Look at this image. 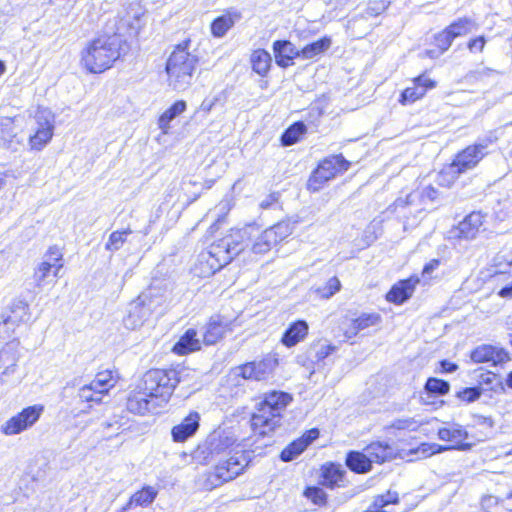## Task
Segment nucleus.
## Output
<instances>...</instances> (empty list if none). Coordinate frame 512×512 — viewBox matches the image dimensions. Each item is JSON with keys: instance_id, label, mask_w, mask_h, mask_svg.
<instances>
[{"instance_id": "obj_54", "label": "nucleus", "mask_w": 512, "mask_h": 512, "mask_svg": "<svg viewBox=\"0 0 512 512\" xmlns=\"http://www.w3.org/2000/svg\"><path fill=\"white\" fill-rule=\"evenodd\" d=\"M418 195L419 198L435 201L439 198V191L432 186H426L420 193H418Z\"/></svg>"}, {"instance_id": "obj_10", "label": "nucleus", "mask_w": 512, "mask_h": 512, "mask_svg": "<svg viewBox=\"0 0 512 512\" xmlns=\"http://www.w3.org/2000/svg\"><path fill=\"white\" fill-rule=\"evenodd\" d=\"M63 268V254L57 246L50 247L35 266L33 281L36 287L51 283Z\"/></svg>"}, {"instance_id": "obj_44", "label": "nucleus", "mask_w": 512, "mask_h": 512, "mask_svg": "<svg viewBox=\"0 0 512 512\" xmlns=\"http://www.w3.org/2000/svg\"><path fill=\"white\" fill-rule=\"evenodd\" d=\"M130 230L114 231L110 234L105 245V249L111 252L118 251L126 241V236L130 234Z\"/></svg>"}, {"instance_id": "obj_62", "label": "nucleus", "mask_w": 512, "mask_h": 512, "mask_svg": "<svg viewBox=\"0 0 512 512\" xmlns=\"http://www.w3.org/2000/svg\"><path fill=\"white\" fill-rule=\"evenodd\" d=\"M498 503V499L494 496H485L482 498L481 505L484 509H489L493 505H496Z\"/></svg>"}, {"instance_id": "obj_50", "label": "nucleus", "mask_w": 512, "mask_h": 512, "mask_svg": "<svg viewBox=\"0 0 512 512\" xmlns=\"http://www.w3.org/2000/svg\"><path fill=\"white\" fill-rule=\"evenodd\" d=\"M315 359L317 362L323 361L326 357L337 350V347L332 344L318 343L314 346Z\"/></svg>"}, {"instance_id": "obj_4", "label": "nucleus", "mask_w": 512, "mask_h": 512, "mask_svg": "<svg viewBox=\"0 0 512 512\" xmlns=\"http://www.w3.org/2000/svg\"><path fill=\"white\" fill-rule=\"evenodd\" d=\"M190 39L176 45L166 62L168 85L176 91H185L193 83L199 58L189 51Z\"/></svg>"}, {"instance_id": "obj_2", "label": "nucleus", "mask_w": 512, "mask_h": 512, "mask_svg": "<svg viewBox=\"0 0 512 512\" xmlns=\"http://www.w3.org/2000/svg\"><path fill=\"white\" fill-rule=\"evenodd\" d=\"M249 240L248 228H244L231 230L229 234L213 242L206 251L201 252L198 256L200 273L203 276L215 274L242 252Z\"/></svg>"}, {"instance_id": "obj_21", "label": "nucleus", "mask_w": 512, "mask_h": 512, "mask_svg": "<svg viewBox=\"0 0 512 512\" xmlns=\"http://www.w3.org/2000/svg\"><path fill=\"white\" fill-rule=\"evenodd\" d=\"M418 283L419 278L415 276L400 280L394 284L390 291L387 293V301L398 305L403 304L412 296Z\"/></svg>"}, {"instance_id": "obj_53", "label": "nucleus", "mask_w": 512, "mask_h": 512, "mask_svg": "<svg viewBox=\"0 0 512 512\" xmlns=\"http://www.w3.org/2000/svg\"><path fill=\"white\" fill-rule=\"evenodd\" d=\"M386 9V5L384 1H374L369 4L366 9V14L368 16H377L381 14Z\"/></svg>"}, {"instance_id": "obj_61", "label": "nucleus", "mask_w": 512, "mask_h": 512, "mask_svg": "<svg viewBox=\"0 0 512 512\" xmlns=\"http://www.w3.org/2000/svg\"><path fill=\"white\" fill-rule=\"evenodd\" d=\"M440 264L438 259H433L423 268V275H430Z\"/></svg>"}, {"instance_id": "obj_27", "label": "nucleus", "mask_w": 512, "mask_h": 512, "mask_svg": "<svg viewBox=\"0 0 512 512\" xmlns=\"http://www.w3.org/2000/svg\"><path fill=\"white\" fill-rule=\"evenodd\" d=\"M308 329L306 321L298 320L289 325L282 336L281 342L286 347H293L307 336Z\"/></svg>"}, {"instance_id": "obj_5", "label": "nucleus", "mask_w": 512, "mask_h": 512, "mask_svg": "<svg viewBox=\"0 0 512 512\" xmlns=\"http://www.w3.org/2000/svg\"><path fill=\"white\" fill-rule=\"evenodd\" d=\"M291 401L292 396L286 392L272 391L266 394L251 418L254 434L265 437L273 432L280 424L281 412Z\"/></svg>"}, {"instance_id": "obj_34", "label": "nucleus", "mask_w": 512, "mask_h": 512, "mask_svg": "<svg viewBox=\"0 0 512 512\" xmlns=\"http://www.w3.org/2000/svg\"><path fill=\"white\" fill-rule=\"evenodd\" d=\"M20 342L16 339L7 342L0 350V368L5 365H16L20 354H19Z\"/></svg>"}, {"instance_id": "obj_3", "label": "nucleus", "mask_w": 512, "mask_h": 512, "mask_svg": "<svg viewBox=\"0 0 512 512\" xmlns=\"http://www.w3.org/2000/svg\"><path fill=\"white\" fill-rule=\"evenodd\" d=\"M123 43L118 34L101 35L86 45L81 52V63L90 73H102L120 57Z\"/></svg>"}, {"instance_id": "obj_32", "label": "nucleus", "mask_w": 512, "mask_h": 512, "mask_svg": "<svg viewBox=\"0 0 512 512\" xmlns=\"http://www.w3.org/2000/svg\"><path fill=\"white\" fill-rule=\"evenodd\" d=\"M186 110V102L183 100L176 101L170 108H168L158 120V126L167 134L170 128V122L178 115Z\"/></svg>"}, {"instance_id": "obj_28", "label": "nucleus", "mask_w": 512, "mask_h": 512, "mask_svg": "<svg viewBox=\"0 0 512 512\" xmlns=\"http://www.w3.org/2000/svg\"><path fill=\"white\" fill-rule=\"evenodd\" d=\"M201 348L195 329H188L174 345L173 351L179 355H185Z\"/></svg>"}, {"instance_id": "obj_46", "label": "nucleus", "mask_w": 512, "mask_h": 512, "mask_svg": "<svg viewBox=\"0 0 512 512\" xmlns=\"http://www.w3.org/2000/svg\"><path fill=\"white\" fill-rule=\"evenodd\" d=\"M274 53H279L288 58L294 59L296 56H301V51H298L296 47L289 41L278 40L273 44Z\"/></svg>"}, {"instance_id": "obj_40", "label": "nucleus", "mask_w": 512, "mask_h": 512, "mask_svg": "<svg viewBox=\"0 0 512 512\" xmlns=\"http://www.w3.org/2000/svg\"><path fill=\"white\" fill-rule=\"evenodd\" d=\"M475 28V22L467 17L459 18L452 24H450L446 29L451 33V35L456 38L459 36L466 35L471 32Z\"/></svg>"}, {"instance_id": "obj_24", "label": "nucleus", "mask_w": 512, "mask_h": 512, "mask_svg": "<svg viewBox=\"0 0 512 512\" xmlns=\"http://www.w3.org/2000/svg\"><path fill=\"white\" fill-rule=\"evenodd\" d=\"M364 451L371 458V462L384 463L392 460L395 455V449L387 442H372Z\"/></svg>"}, {"instance_id": "obj_42", "label": "nucleus", "mask_w": 512, "mask_h": 512, "mask_svg": "<svg viewBox=\"0 0 512 512\" xmlns=\"http://www.w3.org/2000/svg\"><path fill=\"white\" fill-rule=\"evenodd\" d=\"M293 228L294 226L290 221H280L266 230L273 234V238H275V243L277 244L287 238L292 233Z\"/></svg>"}, {"instance_id": "obj_33", "label": "nucleus", "mask_w": 512, "mask_h": 512, "mask_svg": "<svg viewBox=\"0 0 512 512\" xmlns=\"http://www.w3.org/2000/svg\"><path fill=\"white\" fill-rule=\"evenodd\" d=\"M322 478V484L324 486L330 488L340 486V483L343 482L344 471L341 469L340 465L331 463L323 467Z\"/></svg>"}, {"instance_id": "obj_58", "label": "nucleus", "mask_w": 512, "mask_h": 512, "mask_svg": "<svg viewBox=\"0 0 512 512\" xmlns=\"http://www.w3.org/2000/svg\"><path fill=\"white\" fill-rule=\"evenodd\" d=\"M441 372L443 373H453L458 369V365L452 363L448 360L440 361Z\"/></svg>"}, {"instance_id": "obj_22", "label": "nucleus", "mask_w": 512, "mask_h": 512, "mask_svg": "<svg viewBox=\"0 0 512 512\" xmlns=\"http://www.w3.org/2000/svg\"><path fill=\"white\" fill-rule=\"evenodd\" d=\"M200 415L196 411L190 412L183 421L171 430L175 442H184L192 437L199 428Z\"/></svg>"}, {"instance_id": "obj_56", "label": "nucleus", "mask_w": 512, "mask_h": 512, "mask_svg": "<svg viewBox=\"0 0 512 512\" xmlns=\"http://www.w3.org/2000/svg\"><path fill=\"white\" fill-rule=\"evenodd\" d=\"M416 425V421L412 418L397 419L393 422L392 427L398 430L409 429Z\"/></svg>"}, {"instance_id": "obj_41", "label": "nucleus", "mask_w": 512, "mask_h": 512, "mask_svg": "<svg viewBox=\"0 0 512 512\" xmlns=\"http://www.w3.org/2000/svg\"><path fill=\"white\" fill-rule=\"evenodd\" d=\"M450 385L447 381L438 378H428L425 384L427 393L435 396H443L449 392Z\"/></svg>"}, {"instance_id": "obj_43", "label": "nucleus", "mask_w": 512, "mask_h": 512, "mask_svg": "<svg viewBox=\"0 0 512 512\" xmlns=\"http://www.w3.org/2000/svg\"><path fill=\"white\" fill-rule=\"evenodd\" d=\"M91 384L101 394L108 392V390L114 386L112 373L110 371L98 373L96 375V378L91 382Z\"/></svg>"}, {"instance_id": "obj_1", "label": "nucleus", "mask_w": 512, "mask_h": 512, "mask_svg": "<svg viewBox=\"0 0 512 512\" xmlns=\"http://www.w3.org/2000/svg\"><path fill=\"white\" fill-rule=\"evenodd\" d=\"M177 371L151 369L147 371L138 390L132 391L126 402L128 411L134 414L157 413L158 409L168 403L174 389L179 383Z\"/></svg>"}, {"instance_id": "obj_60", "label": "nucleus", "mask_w": 512, "mask_h": 512, "mask_svg": "<svg viewBox=\"0 0 512 512\" xmlns=\"http://www.w3.org/2000/svg\"><path fill=\"white\" fill-rule=\"evenodd\" d=\"M278 200V197L276 194H270L268 195L264 200L261 201L260 207L262 209H268L270 208L274 203H276Z\"/></svg>"}, {"instance_id": "obj_48", "label": "nucleus", "mask_w": 512, "mask_h": 512, "mask_svg": "<svg viewBox=\"0 0 512 512\" xmlns=\"http://www.w3.org/2000/svg\"><path fill=\"white\" fill-rule=\"evenodd\" d=\"M78 396L83 402H100L102 394L90 383L80 388Z\"/></svg>"}, {"instance_id": "obj_23", "label": "nucleus", "mask_w": 512, "mask_h": 512, "mask_svg": "<svg viewBox=\"0 0 512 512\" xmlns=\"http://www.w3.org/2000/svg\"><path fill=\"white\" fill-rule=\"evenodd\" d=\"M381 322V316L378 313H362L358 318L353 319L344 335L347 339L356 336L360 331L369 327L376 326Z\"/></svg>"}, {"instance_id": "obj_7", "label": "nucleus", "mask_w": 512, "mask_h": 512, "mask_svg": "<svg viewBox=\"0 0 512 512\" xmlns=\"http://www.w3.org/2000/svg\"><path fill=\"white\" fill-rule=\"evenodd\" d=\"M216 462L213 471L206 475L204 486L208 490L219 487L242 474L249 464V459L243 451H235Z\"/></svg>"}, {"instance_id": "obj_29", "label": "nucleus", "mask_w": 512, "mask_h": 512, "mask_svg": "<svg viewBox=\"0 0 512 512\" xmlns=\"http://www.w3.org/2000/svg\"><path fill=\"white\" fill-rule=\"evenodd\" d=\"M158 494L157 488L153 486H145L141 490L135 492L128 503L122 508L123 511H127L134 506L145 507L153 503Z\"/></svg>"}, {"instance_id": "obj_49", "label": "nucleus", "mask_w": 512, "mask_h": 512, "mask_svg": "<svg viewBox=\"0 0 512 512\" xmlns=\"http://www.w3.org/2000/svg\"><path fill=\"white\" fill-rule=\"evenodd\" d=\"M304 495L316 505H323L326 503V493L320 487H308Z\"/></svg>"}, {"instance_id": "obj_31", "label": "nucleus", "mask_w": 512, "mask_h": 512, "mask_svg": "<svg viewBox=\"0 0 512 512\" xmlns=\"http://www.w3.org/2000/svg\"><path fill=\"white\" fill-rule=\"evenodd\" d=\"M250 61L254 72L260 76H266L270 70L272 58L266 50L258 49L251 54Z\"/></svg>"}, {"instance_id": "obj_45", "label": "nucleus", "mask_w": 512, "mask_h": 512, "mask_svg": "<svg viewBox=\"0 0 512 512\" xmlns=\"http://www.w3.org/2000/svg\"><path fill=\"white\" fill-rule=\"evenodd\" d=\"M341 288V283L337 277L330 278L323 286L316 289L320 298L328 299L337 293Z\"/></svg>"}, {"instance_id": "obj_8", "label": "nucleus", "mask_w": 512, "mask_h": 512, "mask_svg": "<svg viewBox=\"0 0 512 512\" xmlns=\"http://www.w3.org/2000/svg\"><path fill=\"white\" fill-rule=\"evenodd\" d=\"M350 162L347 161L342 154L332 155L325 158L310 176L307 188L312 192H317L322 185L334 178L338 173L347 171Z\"/></svg>"}, {"instance_id": "obj_19", "label": "nucleus", "mask_w": 512, "mask_h": 512, "mask_svg": "<svg viewBox=\"0 0 512 512\" xmlns=\"http://www.w3.org/2000/svg\"><path fill=\"white\" fill-rule=\"evenodd\" d=\"M319 437V430L316 428L310 429L300 438L291 442L282 452L280 458L284 462H289L299 456L309 444Z\"/></svg>"}, {"instance_id": "obj_17", "label": "nucleus", "mask_w": 512, "mask_h": 512, "mask_svg": "<svg viewBox=\"0 0 512 512\" xmlns=\"http://www.w3.org/2000/svg\"><path fill=\"white\" fill-rule=\"evenodd\" d=\"M145 11L138 4H130L124 16L118 22L117 32L121 36L127 33L129 36H137L145 24Z\"/></svg>"}, {"instance_id": "obj_30", "label": "nucleus", "mask_w": 512, "mask_h": 512, "mask_svg": "<svg viewBox=\"0 0 512 512\" xmlns=\"http://www.w3.org/2000/svg\"><path fill=\"white\" fill-rule=\"evenodd\" d=\"M347 467L356 473H367L372 469L371 458L366 452L350 451L346 456Z\"/></svg>"}, {"instance_id": "obj_26", "label": "nucleus", "mask_w": 512, "mask_h": 512, "mask_svg": "<svg viewBox=\"0 0 512 512\" xmlns=\"http://www.w3.org/2000/svg\"><path fill=\"white\" fill-rule=\"evenodd\" d=\"M239 11L231 9L227 13L217 17L211 24V32L215 37H223L226 32L241 19Z\"/></svg>"}, {"instance_id": "obj_25", "label": "nucleus", "mask_w": 512, "mask_h": 512, "mask_svg": "<svg viewBox=\"0 0 512 512\" xmlns=\"http://www.w3.org/2000/svg\"><path fill=\"white\" fill-rule=\"evenodd\" d=\"M228 324L219 316L211 317L204 328L203 341L206 345L217 343L226 333Z\"/></svg>"}, {"instance_id": "obj_15", "label": "nucleus", "mask_w": 512, "mask_h": 512, "mask_svg": "<svg viewBox=\"0 0 512 512\" xmlns=\"http://www.w3.org/2000/svg\"><path fill=\"white\" fill-rule=\"evenodd\" d=\"M236 439L226 432H214L205 441V450L211 460H218L234 453Z\"/></svg>"}, {"instance_id": "obj_52", "label": "nucleus", "mask_w": 512, "mask_h": 512, "mask_svg": "<svg viewBox=\"0 0 512 512\" xmlns=\"http://www.w3.org/2000/svg\"><path fill=\"white\" fill-rule=\"evenodd\" d=\"M485 44H486V39L484 38V36H479L474 39H471L468 42L467 47L470 52L477 53V52L483 51Z\"/></svg>"}, {"instance_id": "obj_36", "label": "nucleus", "mask_w": 512, "mask_h": 512, "mask_svg": "<svg viewBox=\"0 0 512 512\" xmlns=\"http://www.w3.org/2000/svg\"><path fill=\"white\" fill-rule=\"evenodd\" d=\"M331 46V39L323 37L313 43L307 44L301 50V56L304 59H312L323 52H325Z\"/></svg>"}, {"instance_id": "obj_59", "label": "nucleus", "mask_w": 512, "mask_h": 512, "mask_svg": "<svg viewBox=\"0 0 512 512\" xmlns=\"http://www.w3.org/2000/svg\"><path fill=\"white\" fill-rule=\"evenodd\" d=\"M275 60L277 65L283 68H286L293 63V59L279 53H275Z\"/></svg>"}, {"instance_id": "obj_12", "label": "nucleus", "mask_w": 512, "mask_h": 512, "mask_svg": "<svg viewBox=\"0 0 512 512\" xmlns=\"http://www.w3.org/2000/svg\"><path fill=\"white\" fill-rule=\"evenodd\" d=\"M35 133L29 137V145L33 150H42L54 134V114L47 108H39L35 114Z\"/></svg>"}, {"instance_id": "obj_64", "label": "nucleus", "mask_w": 512, "mask_h": 512, "mask_svg": "<svg viewBox=\"0 0 512 512\" xmlns=\"http://www.w3.org/2000/svg\"><path fill=\"white\" fill-rule=\"evenodd\" d=\"M498 294H499V296H501L503 298H511L512 297V283L510 285L503 287L499 291Z\"/></svg>"}, {"instance_id": "obj_63", "label": "nucleus", "mask_w": 512, "mask_h": 512, "mask_svg": "<svg viewBox=\"0 0 512 512\" xmlns=\"http://www.w3.org/2000/svg\"><path fill=\"white\" fill-rule=\"evenodd\" d=\"M498 380L499 379H498L497 375L492 374V373H487V374L481 376V382L486 385L493 384L494 381L496 384Z\"/></svg>"}, {"instance_id": "obj_38", "label": "nucleus", "mask_w": 512, "mask_h": 512, "mask_svg": "<svg viewBox=\"0 0 512 512\" xmlns=\"http://www.w3.org/2000/svg\"><path fill=\"white\" fill-rule=\"evenodd\" d=\"M276 245L273 234L267 230L263 231L252 245V251L255 254H265Z\"/></svg>"}, {"instance_id": "obj_14", "label": "nucleus", "mask_w": 512, "mask_h": 512, "mask_svg": "<svg viewBox=\"0 0 512 512\" xmlns=\"http://www.w3.org/2000/svg\"><path fill=\"white\" fill-rule=\"evenodd\" d=\"M43 408L41 406H29L20 413L11 417L1 426V432L5 435H16L31 427L40 417Z\"/></svg>"}, {"instance_id": "obj_37", "label": "nucleus", "mask_w": 512, "mask_h": 512, "mask_svg": "<svg viewBox=\"0 0 512 512\" xmlns=\"http://www.w3.org/2000/svg\"><path fill=\"white\" fill-rule=\"evenodd\" d=\"M306 126L303 122H296L287 128L281 136L283 146H290L299 141L300 137L306 133Z\"/></svg>"}, {"instance_id": "obj_16", "label": "nucleus", "mask_w": 512, "mask_h": 512, "mask_svg": "<svg viewBox=\"0 0 512 512\" xmlns=\"http://www.w3.org/2000/svg\"><path fill=\"white\" fill-rule=\"evenodd\" d=\"M470 357L475 363H488L492 366L503 365L511 360L510 354L505 348L489 344L476 347Z\"/></svg>"}, {"instance_id": "obj_13", "label": "nucleus", "mask_w": 512, "mask_h": 512, "mask_svg": "<svg viewBox=\"0 0 512 512\" xmlns=\"http://www.w3.org/2000/svg\"><path fill=\"white\" fill-rule=\"evenodd\" d=\"M277 366V359L266 357L259 361H252L233 369L237 376L245 380L262 381L266 380Z\"/></svg>"}, {"instance_id": "obj_39", "label": "nucleus", "mask_w": 512, "mask_h": 512, "mask_svg": "<svg viewBox=\"0 0 512 512\" xmlns=\"http://www.w3.org/2000/svg\"><path fill=\"white\" fill-rule=\"evenodd\" d=\"M419 200V195L417 192H412L407 194L404 198H397L394 203L391 205V209L393 212L399 213L403 215V217H407V213L404 211L407 208L418 206L417 201Z\"/></svg>"}, {"instance_id": "obj_47", "label": "nucleus", "mask_w": 512, "mask_h": 512, "mask_svg": "<svg viewBox=\"0 0 512 512\" xmlns=\"http://www.w3.org/2000/svg\"><path fill=\"white\" fill-rule=\"evenodd\" d=\"M482 388L479 386L464 388L456 393V397L465 403H473L482 395Z\"/></svg>"}, {"instance_id": "obj_20", "label": "nucleus", "mask_w": 512, "mask_h": 512, "mask_svg": "<svg viewBox=\"0 0 512 512\" xmlns=\"http://www.w3.org/2000/svg\"><path fill=\"white\" fill-rule=\"evenodd\" d=\"M436 86V82L425 74L419 75L414 78L413 86L407 87L401 94L400 102L402 104L413 103L416 100L422 98L427 90L432 89Z\"/></svg>"}, {"instance_id": "obj_55", "label": "nucleus", "mask_w": 512, "mask_h": 512, "mask_svg": "<svg viewBox=\"0 0 512 512\" xmlns=\"http://www.w3.org/2000/svg\"><path fill=\"white\" fill-rule=\"evenodd\" d=\"M505 387L512 389V371L507 374L505 383L498 380L497 383L491 387V390L496 393H504L506 390Z\"/></svg>"}, {"instance_id": "obj_6", "label": "nucleus", "mask_w": 512, "mask_h": 512, "mask_svg": "<svg viewBox=\"0 0 512 512\" xmlns=\"http://www.w3.org/2000/svg\"><path fill=\"white\" fill-rule=\"evenodd\" d=\"M486 143H479L466 147L459 152L451 164L441 170L438 175V183L442 186H451L463 173L476 167L484 157Z\"/></svg>"}, {"instance_id": "obj_18", "label": "nucleus", "mask_w": 512, "mask_h": 512, "mask_svg": "<svg viewBox=\"0 0 512 512\" xmlns=\"http://www.w3.org/2000/svg\"><path fill=\"white\" fill-rule=\"evenodd\" d=\"M483 219L484 216L480 212L470 213L452 231L453 236L465 240L474 239L483 225Z\"/></svg>"}, {"instance_id": "obj_11", "label": "nucleus", "mask_w": 512, "mask_h": 512, "mask_svg": "<svg viewBox=\"0 0 512 512\" xmlns=\"http://www.w3.org/2000/svg\"><path fill=\"white\" fill-rule=\"evenodd\" d=\"M156 305L149 293L140 294L137 299L130 302L123 317V324L129 330H136L143 326L154 311Z\"/></svg>"}, {"instance_id": "obj_9", "label": "nucleus", "mask_w": 512, "mask_h": 512, "mask_svg": "<svg viewBox=\"0 0 512 512\" xmlns=\"http://www.w3.org/2000/svg\"><path fill=\"white\" fill-rule=\"evenodd\" d=\"M469 436L467 430L460 424L450 423L438 430V437L442 441L452 442V446H442L438 444L423 445V453L433 455L435 453L456 449L460 451H468L472 448V444L465 443L464 440Z\"/></svg>"}, {"instance_id": "obj_35", "label": "nucleus", "mask_w": 512, "mask_h": 512, "mask_svg": "<svg viewBox=\"0 0 512 512\" xmlns=\"http://www.w3.org/2000/svg\"><path fill=\"white\" fill-rule=\"evenodd\" d=\"M398 502V493L389 490L386 494L376 496L365 512H391L387 510L386 507L391 504H397Z\"/></svg>"}, {"instance_id": "obj_51", "label": "nucleus", "mask_w": 512, "mask_h": 512, "mask_svg": "<svg viewBox=\"0 0 512 512\" xmlns=\"http://www.w3.org/2000/svg\"><path fill=\"white\" fill-rule=\"evenodd\" d=\"M455 38L445 29L435 37L436 46L442 51L448 50Z\"/></svg>"}, {"instance_id": "obj_57", "label": "nucleus", "mask_w": 512, "mask_h": 512, "mask_svg": "<svg viewBox=\"0 0 512 512\" xmlns=\"http://www.w3.org/2000/svg\"><path fill=\"white\" fill-rule=\"evenodd\" d=\"M4 370L0 373V384H5L8 382V378L16 372V365H5Z\"/></svg>"}]
</instances>
